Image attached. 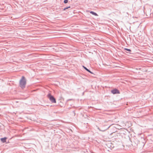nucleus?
<instances>
[{"label":"nucleus","instance_id":"obj_4","mask_svg":"<svg viewBox=\"0 0 153 153\" xmlns=\"http://www.w3.org/2000/svg\"><path fill=\"white\" fill-rule=\"evenodd\" d=\"M83 68L85 70H86L87 71H88V72H89V73H91V74H93V73L92 72H91L86 67H85V66H83Z\"/></svg>","mask_w":153,"mask_h":153},{"label":"nucleus","instance_id":"obj_6","mask_svg":"<svg viewBox=\"0 0 153 153\" xmlns=\"http://www.w3.org/2000/svg\"><path fill=\"white\" fill-rule=\"evenodd\" d=\"M90 13H91V14H92L94 15L95 16H97V15L96 13L93 11H91L90 12Z\"/></svg>","mask_w":153,"mask_h":153},{"label":"nucleus","instance_id":"obj_2","mask_svg":"<svg viewBox=\"0 0 153 153\" xmlns=\"http://www.w3.org/2000/svg\"><path fill=\"white\" fill-rule=\"evenodd\" d=\"M47 96L48 98L52 102L54 103H56V102L55 99L50 94H49L47 95Z\"/></svg>","mask_w":153,"mask_h":153},{"label":"nucleus","instance_id":"obj_9","mask_svg":"<svg viewBox=\"0 0 153 153\" xmlns=\"http://www.w3.org/2000/svg\"><path fill=\"white\" fill-rule=\"evenodd\" d=\"M125 49L127 51H131V50L130 49H127V48H125Z\"/></svg>","mask_w":153,"mask_h":153},{"label":"nucleus","instance_id":"obj_1","mask_svg":"<svg viewBox=\"0 0 153 153\" xmlns=\"http://www.w3.org/2000/svg\"><path fill=\"white\" fill-rule=\"evenodd\" d=\"M26 83V81L25 78L24 76H22L20 81V87L22 88H25Z\"/></svg>","mask_w":153,"mask_h":153},{"label":"nucleus","instance_id":"obj_8","mask_svg":"<svg viewBox=\"0 0 153 153\" xmlns=\"http://www.w3.org/2000/svg\"><path fill=\"white\" fill-rule=\"evenodd\" d=\"M68 2V0H65L64 1V2L65 3H67Z\"/></svg>","mask_w":153,"mask_h":153},{"label":"nucleus","instance_id":"obj_5","mask_svg":"<svg viewBox=\"0 0 153 153\" xmlns=\"http://www.w3.org/2000/svg\"><path fill=\"white\" fill-rule=\"evenodd\" d=\"M7 138L6 137H4L1 139V140L4 143L6 141V139Z\"/></svg>","mask_w":153,"mask_h":153},{"label":"nucleus","instance_id":"obj_7","mask_svg":"<svg viewBox=\"0 0 153 153\" xmlns=\"http://www.w3.org/2000/svg\"><path fill=\"white\" fill-rule=\"evenodd\" d=\"M70 8V6H69L67 7H66V8H65L64 9H63V10H66V9H68L69 8Z\"/></svg>","mask_w":153,"mask_h":153},{"label":"nucleus","instance_id":"obj_3","mask_svg":"<svg viewBox=\"0 0 153 153\" xmlns=\"http://www.w3.org/2000/svg\"><path fill=\"white\" fill-rule=\"evenodd\" d=\"M111 93L114 94H120L119 91L117 89H115L111 91Z\"/></svg>","mask_w":153,"mask_h":153}]
</instances>
